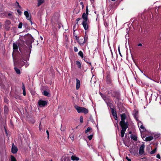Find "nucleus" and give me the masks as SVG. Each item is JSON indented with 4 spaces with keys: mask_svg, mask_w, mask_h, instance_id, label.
<instances>
[{
    "mask_svg": "<svg viewBox=\"0 0 161 161\" xmlns=\"http://www.w3.org/2000/svg\"><path fill=\"white\" fill-rule=\"evenodd\" d=\"M76 64L77 66L79 69H81V65L80 63L78 61H77L76 62Z\"/></svg>",
    "mask_w": 161,
    "mask_h": 161,
    "instance_id": "nucleus-26",
    "label": "nucleus"
},
{
    "mask_svg": "<svg viewBox=\"0 0 161 161\" xmlns=\"http://www.w3.org/2000/svg\"><path fill=\"white\" fill-rule=\"evenodd\" d=\"M43 95L48 97H50V94L48 92L46 91H43Z\"/></svg>",
    "mask_w": 161,
    "mask_h": 161,
    "instance_id": "nucleus-20",
    "label": "nucleus"
},
{
    "mask_svg": "<svg viewBox=\"0 0 161 161\" xmlns=\"http://www.w3.org/2000/svg\"><path fill=\"white\" fill-rule=\"evenodd\" d=\"M153 139V136H150L145 138V141L146 142L151 141Z\"/></svg>",
    "mask_w": 161,
    "mask_h": 161,
    "instance_id": "nucleus-16",
    "label": "nucleus"
},
{
    "mask_svg": "<svg viewBox=\"0 0 161 161\" xmlns=\"http://www.w3.org/2000/svg\"><path fill=\"white\" fill-rule=\"evenodd\" d=\"M80 123L83 122V118L82 116H81L80 117Z\"/></svg>",
    "mask_w": 161,
    "mask_h": 161,
    "instance_id": "nucleus-41",
    "label": "nucleus"
},
{
    "mask_svg": "<svg viewBox=\"0 0 161 161\" xmlns=\"http://www.w3.org/2000/svg\"><path fill=\"white\" fill-rule=\"evenodd\" d=\"M86 14H87V15L88 14V6L86 7Z\"/></svg>",
    "mask_w": 161,
    "mask_h": 161,
    "instance_id": "nucleus-44",
    "label": "nucleus"
},
{
    "mask_svg": "<svg viewBox=\"0 0 161 161\" xmlns=\"http://www.w3.org/2000/svg\"><path fill=\"white\" fill-rule=\"evenodd\" d=\"M141 125H143V124L142 123V122L141 121H140L138 122V126L139 127Z\"/></svg>",
    "mask_w": 161,
    "mask_h": 161,
    "instance_id": "nucleus-46",
    "label": "nucleus"
},
{
    "mask_svg": "<svg viewBox=\"0 0 161 161\" xmlns=\"http://www.w3.org/2000/svg\"><path fill=\"white\" fill-rule=\"evenodd\" d=\"M8 100L6 98H5L4 99V102L5 103H8Z\"/></svg>",
    "mask_w": 161,
    "mask_h": 161,
    "instance_id": "nucleus-50",
    "label": "nucleus"
},
{
    "mask_svg": "<svg viewBox=\"0 0 161 161\" xmlns=\"http://www.w3.org/2000/svg\"><path fill=\"white\" fill-rule=\"evenodd\" d=\"M44 1L45 0H37V6L39 7L40 6L42 3L44 2Z\"/></svg>",
    "mask_w": 161,
    "mask_h": 161,
    "instance_id": "nucleus-18",
    "label": "nucleus"
},
{
    "mask_svg": "<svg viewBox=\"0 0 161 161\" xmlns=\"http://www.w3.org/2000/svg\"><path fill=\"white\" fill-rule=\"evenodd\" d=\"M18 49V47L17 44L15 43L13 44V49L14 51H17Z\"/></svg>",
    "mask_w": 161,
    "mask_h": 161,
    "instance_id": "nucleus-22",
    "label": "nucleus"
},
{
    "mask_svg": "<svg viewBox=\"0 0 161 161\" xmlns=\"http://www.w3.org/2000/svg\"><path fill=\"white\" fill-rule=\"evenodd\" d=\"M75 26H73V30H74V32H73V34L74 35V32H75Z\"/></svg>",
    "mask_w": 161,
    "mask_h": 161,
    "instance_id": "nucleus-60",
    "label": "nucleus"
},
{
    "mask_svg": "<svg viewBox=\"0 0 161 161\" xmlns=\"http://www.w3.org/2000/svg\"><path fill=\"white\" fill-rule=\"evenodd\" d=\"M83 59L84 60V61L85 62H86V63H87L88 64H89L91 65V62H89V59L88 58H87L86 57V56H85L84 58H83Z\"/></svg>",
    "mask_w": 161,
    "mask_h": 161,
    "instance_id": "nucleus-17",
    "label": "nucleus"
},
{
    "mask_svg": "<svg viewBox=\"0 0 161 161\" xmlns=\"http://www.w3.org/2000/svg\"><path fill=\"white\" fill-rule=\"evenodd\" d=\"M77 42L80 45L83 44L84 43V39L83 38L80 39L79 40V41H78Z\"/></svg>",
    "mask_w": 161,
    "mask_h": 161,
    "instance_id": "nucleus-21",
    "label": "nucleus"
},
{
    "mask_svg": "<svg viewBox=\"0 0 161 161\" xmlns=\"http://www.w3.org/2000/svg\"><path fill=\"white\" fill-rule=\"evenodd\" d=\"M138 111H136L133 114L135 118L137 120H138Z\"/></svg>",
    "mask_w": 161,
    "mask_h": 161,
    "instance_id": "nucleus-23",
    "label": "nucleus"
},
{
    "mask_svg": "<svg viewBox=\"0 0 161 161\" xmlns=\"http://www.w3.org/2000/svg\"><path fill=\"white\" fill-rule=\"evenodd\" d=\"M22 25L23 24L22 22L19 23L18 26V28L19 29L21 28L22 26Z\"/></svg>",
    "mask_w": 161,
    "mask_h": 161,
    "instance_id": "nucleus-38",
    "label": "nucleus"
},
{
    "mask_svg": "<svg viewBox=\"0 0 161 161\" xmlns=\"http://www.w3.org/2000/svg\"><path fill=\"white\" fill-rule=\"evenodd\" d=\"M18 4V6L20 8H21V6L19 5V3L18 2H16Z\"/></svg>",
    "mask_w": 161,
    "mask_h": 161,
    "instance_id": "nucleus-55",
    "label": "nucleus"
},
{
    "mask_svg": "<svg viewBox=\"0 0 161 161\" xmlns=\"http://www.w3.org/2000/svg\"><path fill=\"white\" fill-rule=\"evenodd\" d=\"M2 26V25L1 22H0V28H1Z\"/></svg>",
    "mask_w": 161,
    "mask_h": 161,
    "instance_id": "nucleus-63",
    "label": "nucleus"
},
{
    "mask_svg": "<svg viewBox=\"0 0 161 161\" xmlns=\"http://www.w3.org/2000/svg\"><path fill=\"white\" fill-rule=\"evenodd\" d=\"M92 128L90 127H88L87 129L85 130V133L86 134L88 132H90V131H91L92 130Z\"/></svg>",
    "mask_w": 161,
    "mask_h": 161,
    "instance_id": "nucleus-32",
    "label": "nucleus"
},
{
    "mask_svg": "<svg viewBox=\"0 0 161 161\" xmlns=\"http://www.w3.org/2000/svg\"><path fill=\"white\" fill-rule=\"evenodd\" d=\"M114 119L115 120H118V117H117V115H115V116H114Z\"/></svg>",
    "mask_w": 161,
    "mask_h": 161,
    "instance_id": "nucleus-51",
    "label": "nucleus"
},
{
    "mask_svg": "<svg viewBox=\"0 0 161 161\" xmlns=\"http://www.w3.org/2000/svg\"><path fill=\"white\" fill-rule=\"evenodd\" d=\"M29 20L30 22H31V24L32 25V24L33 23V22L32 21L31 19H30Z\"/></svg>",
    "mask_w": 161,
    "mask_h": 161,
    "instance_id": "nucleus-56",
    "label": "nucleus"
},
{
    "mask_svg": "<svg viewBox=\"0 0 161 161\" xmlns=\"http://www.w3.org/2000/svg\"><path fill=\"white\" fill-rule=\"evenodd\" d=\"M107 82L108 84H111V80L110 78V76L109 75H108L107 77Z\"/></svg>",
    "mask_w": 161,
    "mask_h": 161,
    "instance_id": "nucleus-19",
    "label": "nucleus"
},
{
    "mask_svg": "<svg viewBox=\"0 0 161 161\" xmlns=\"http://www.w3.org/2000/svg\"><path fill=\"white\" fill-rule=\"evenodd\" d=\"M18 151V149L17 147L13 143L11 148V152L13 154H15L17 153Z\"/></svg>",
    "mask_w": 161,
    "mask_h": 161,
    "instance_id": "nucleus-8",
    "label": "nucleus"
},
{
    "mask_svg": "<svg viewBox=\"0 0 161 161\" xmlns=\"http://www.w3.org/2000/svg\"><path fill=\"white\" fill-rule=\"evenodd\" d=\"M47 101L43 100L42 99L39 100L38 102V104L39 106L41 107H43L47 105Z\"/></svg>",
    "mask_w": 161,
    "mask_h": 161,
    "instance_id": "nucleus-6",
    "label": "nucleus"
},
{
    "mask_svg": "<svg viewBox=\"0 0 161 161\" xmlns=\"http://www.w3.org/2000/svg\"><path fill=\"white\" fill-rule=\"evenodd\" d=\"M137 46H142V44L141 43H139L137 45Z\"/></svg>",
    "mask_w": 161,
    "mask_h": 161,
    "instance_id": "nucleus-58",
    "label": "nucleus"
},
{
    "mask_svg": "<svg viewBox=\"0 0 161 161\" xmlns=\"http://www.w3.org/2000/svg\"><path fill=\"white\" fill-rule=\"evenodd\" d=\"M72 141H74V135L73 134H71L69 135V137Z\"/></svg>",
    "mask_w": 161,
    "mask_h": 161,
    "instance_id": "nucleus-37",
    "label": "nucleus"
},
{
    "mask_svg": "<svg viewBox=\"0 0 161 161\" xmlns=\"http://www.w3.org/2000/svg\"><path fill=\"white\" fill-rule=\"evenodd\" d=\"M10 158L11 161H17L16 159L13 155H11L10 156Z\"/></svg>",
    "mask_w": 161,
    "mask_h": 161,
    "instance_id": "nucleus-36",
    "label": "nucleus"
},
{
    "mask_svg": "<svg viewBox=\"0 0 161 161\" xmlns=\"http://www.w3.org/2000/svg\"><path fill=\"white\" fill-rule=\"evenodd\" d=\"M130 137L131 139L133 140L134 141H136L137 140V137L135 135L132 134L130 136Z\"/></svg>",
    "mask_w": 161,
    "mask_h": 161,
    "instance_id": "nucleus-24",
    "label": "nucleus"
},
{
    "mask_svg": "<svg viewBox=\"0 0 161 161\" xmlns=\"http://www.w3.org/2000/svg\"><path fill=\"white\" fill-rule=\"evenodd\" d=\"M23 94L24 96H25L26 95L25 90L23 91Z\"/></svg>",
    "mask_w": 161,
    "mask_h": 161,
    "instance_id": "nucleus-49",
    "label": "nucleus"
},
{
    "mask_svg": "<svg viewBox=\"0 0 161 161\" xmlns=\"http://www.w3.org/2000/svg\"><path fill=\"white\" fill-rule=\"evenodd\" d=\"M139 128L140 129V130L141 132L142 131H145L146 130V129L145 128L143 125H141L139 127Z\"/></svg>",
    "mask_w": 161,
    "mask_h": 161,
    "instance_id": "nucleus-25",
    "label": "nucleus"
},
{
    "mask_svg": "<svg viewBox=\"0 0 161 161\" xmlns=\"http://www.w3.org/2000/svg\"><path fill=\"white\" fill-rule=\"evenodd\" d=\"M119 54L121 56H122V55H121V53H120V50H119Z\"/></svg>",
    "mask_w": 161,
    "mask_h": 161,
    "instance_id": "nucleus-61",
    "label": "nucleus"
},
{
    "mask_svg": "<svg viewBox=\"0 0 161 161\" xmlns=\"http://www.w3.org/2000/svg\"><path fill=\"white\" fill-rule=\"evenodd\" d=\"M93 134H91L88 136V138L89 140H91L93 137Z\"/></svg>",
    "mask_w": 161,
    "mask_h": 161,
    "instance_id": "nucleus-39",
    "label": "nucleus"
},
{
    "mask_svg": "<svg viewBox=\"0 0 161 161\" xmlns=\"http://www.w3.org/2000/svg\"><path fill=\"white\" fill-rule=\"evenodd\" d=\"M157 149V148L155 147V148L152 151L150 152V154H153L155 153Z\"/></svg>",
    "mask_w": 161,
    "mask_h": 161,
    "instance_id": "nucleus-34",
    "label": "nucleus"
},
{
    "mask_svg": "<svg viewBox=\"0 0 161 161\" xmlns=\"http://www.w3.org/2000/svg\"><path fill=\"white\" fill-rule=\"evenodd\" d=\"M11 21L8 19H7L5 22L4 24V29L6 31H8L9 30L10 27V25L11 24Z\"/></svg>",
    "mask_w": 161,
    "mask_h": 161,
    "instance_id": "nucleus-5",
    "label": "nucleus"
},
{
    "mask_svg": "<svg viewBox=\"0 0 161 161\" xmlns=\"http://www.w3.org/2000/svg\"><path fill=\"white\" fill-rule=\"evenodd\" d=\"M13 57L14 64H20L21 66H23L25 64V62L22 60L21 58H20V60L16 61L15 60V59L14 58L13 56Z\"/></svg>",
    "mask_w": 161,
    "mask_h": 161,
    "instance_id": "nucleus-7",
    "label": "nucleus"
},
{
    "mask_svg": "<svg viewBox=\"0 0 161 161\" xmlns=\"http://www.w3.org/2000/svg\"><path fill=\"white\" fill-rule=\"evenodd\" d=\"M8 17L6 16V17H8V19H12L13 18V16L12 15V14L11 13H9L8 14Z\"/></svg>",
    "mask_w": 161,
    "mask_h": 161,
    "instance_id": "nucleus-35",
    "label": "nucleus"
},
{
    "mask_svg": "<svg viewBox=\"0 0 161 161\" xmlns=\"http://www.w3.org/2000/svg\"><path fill=\"white\" fill-rule=\"evenodd\" d=\"M88 21H83L82 24L85 30H86L88 29Z\"/></svg>",
    "mask_w": 161,
    "mask_h": 161,
    "instance_id": "nucleus-9",
    "label": "nucleus"
},
{
    "mask_svg": "<svg viewBox=\"0 0 161 161\" xmlns=\"http://www.w3.org/2000/svg\"><path fill=\"white\" fill-rule=\"evenodd\" d=\"M108 94L111 95L116 101L119 102L121 100V94L119 90L115 89L110 90L108 91Z\"/></svg>",
    "mask_w": 161,
    "mask_h": 161,
    "instance_id": "nucleus-1",
    "label": "nucleus"
},
{
    "mask_svg": "<svg viewBox=\"0 0 161 161\" xmlns=\"http://www.w3.org/2000/svg\"><path fill=\"white\" fill-rule=\"evenodd\" d=\"M111 111L112 114L113 116H114L115 115H117L116 111L113 108H111Z\"/></svg>",
    "mask_w": 161,
    "mask_h": 161,
    "instance_id": "nucleus-28",
    "label": "nucleus"
},
{
    "mask_svg": "<svg viewBox=\"0 0 161 161\" xmlns=\"http://www.w3.org/2000/svg\"><path fill=\"white\" fill-rule=\"evenodd\" d=\"M88 15H87L85 13H84L82 16V17L83 19V21H88Z\"/></svg>",
    "mask_w": 161,
    "mask_h": 161,
    "instance_id": "nucleus-11",
    "label": "nucleus"
},
{
    "mask_svg": "<svg viewBox=\"0 0 161 161\" xmlns=\"http://www.w3.org/2000/svg\"><path fill=\"white\" fill-rule=\"evenodd\" d=\"M24 14L27 19H31V16L30 15V16H29V13L27 11H25L24 12Z\"/></svg>",
    "mask_w": 161,
    "mask_h": 161,
    "instance_id": "nucleus-13",
    "label": "nucleus"
},
{
    "mask_svg": "<svg viewBox=\"0 0 161 161\" xmlns=\"http://www.w3.org/2000/svg\"><path fill=\"white\" fill-rule=\"evenodd\" d=\"M8 109V108L7 107H4V111L5 110H7Z\"/></svg>",
    "mask_w": 161,
    "mask_h": 161,
    "instance_id": "nucleus-57",
    "label": "nucleus"
},
{
    "mask_svg": "<svg viewBox=\"0 0 161 161\" xmlns=\"http://www.w3.org/2000/svg\"><path fill=\"white\" fill-rule=\"evenodd\" d=\"M101 97L106 103L108 102V100L109 99L108 97H107L106 96L102 94Z\"/></svg>",
    "mask_w": 161,
    "mask_h": 161,
    "instance_id": "nucleus-12",
    "label": "nucleus"
},
{
    "mask_svg": "<svg viewBox=\"0 0 161 161\" xmlns=\"http://www.w3.org/2000/svg\"><path fill=\"white\" fill-rule=\"evenodd\" d=\"M80 4L82 6V7H83V3L82 2H81L80 3Z\"/></svg>",
    "mask_w": 161,
    "mask_h": 161,
    "instance_id": "nucleus-59",
    "label": "nucleus"
},
{
    "mask_svg": "<svg viewBox=\"0 0 161 161\" xmlns=\"http://www.w3.org/2000/svg\"><path fill=\"white\" fill-rule=\"evenodd\" d=\"M74 51L75 52H76L78 51V49L76 47H74Z\"/></svg>",
    "mask_w": 161,
    "mask_h": 161,
    "instance_id": "nucleus-43",
    "label": "nucleus"
},
{
    "mask_svg": "<svg viewBox=\"0 0 161 161\" xmlns=\"http://www.w3.org/2000/svg\"><path fill=\"white\" fill-rule=\"evenodd\" d=\"M126 159L128 161H131V159L128 158L127 156H126Z\"/></svg>",
    "mask_w": 161,
    "mask_h": 161,
    "instance_id": "nucleus-53",
    "label": "nucleus"
},
{
    "mask_svg": "<svg viewBox=\"0 0 161 161\" xmlns=\"http://www.w3.org/2000/svg\"><path fill=\"white\" fill-rule=\"evenodd\" d=\"M78 54L81 58L82 59H83L84 58V55L82 51H80L78 53Z\"/></svg>",
    "mask_w": 161,
    "mask_h": 161,
    "instance_id": "nucleus-31",
    "label": "nucleus"
},
{
    "mask_svg": "<svg viewBox=\"0 0 161 161\" xmlns=\"http://www.w3.org/2000/svg\"><path fill=\"white\" fill-rule=\"evenodd\" d=\"M126 130L122 129L121 131V137H123L124 136V134Z\"/></svg>",
    "mask_w": 161,
    "mask_h": 161,
    "instance_id": "nucleus-29",
    "label": "nucleus"
},
{
    "mask_svg": "<svg viewBox=\"0 0 161 161\" xmlns=\"http://www.w3.org/2000/svg\"><path fill=\"white\" fill-rule=\"evenodd\" d=\"M46 133L47 136V138H48V139H49V134L48 131L47 130L46 131Z\"/></svg>",
    "mask_w": 161,
    "mask_h": 161,
    "instance_id": "nucleus-45",
    "label": "nucleus"
},
{
    "mask_svg": "<svg viewBox=\"0 0 161 161\" xmlns=\"http://www.w3.org/2000/svg\"><path fill=\"white\" fill-rule=\"evenodd\" d=\"M75 39L77 40V41H79V37H77V36H75Z\"/></svg>",
    "mask_w": 161,
    "mask_h": 161,
    "instance_id": "nucleus-54",
    "label": "nucleus"
},
{
    "mask_svg": "<svg viewBox=\"0 0 161 161\" xmlns=\"http://www.w3.org/2000/svg\"><path fill=\"white\" fill-rule=\"evenodd\" d=\"M76 89L77 90L79 89L80 86V82L79 80L78 79H76Z\"/></svg>",
    "mask_w": 161,
    "mask_h": 161,
    "instance_id": "nucleus-14",
    "label": "nucleus"
},
{
    "mask_svg": "<svg viewBox=\"0 0 161 161\" xmlns=\"http://www.w3.org/2000/svg\"><path fill=\"white\" fill-rule=\"evenodd\" d=\"M75 108L79 113H83L85 114H86L88 112V110L87 108L84 107L76 106H75Z\"/></svg>",
    "mask_w": 161,
    "mask_h": 161,
    "instance_id": "nucleus-4",
    "label": "nucleus"
},
{
    "mask_svg": "<svg viewBox=\"0 0 161 161\" xmlns=\"http://www.w3.org/2000/svg\"><path fill=\"white\" fill-rule=\"evenodd\" d=\"M106 103L108 106H109L111 110V108H112L113 107V104L109 102H108Z\"/></svg>",
    "mask_w": 161,
    "mask_h": 161,
    "instance_id": "nucleus-30",
    "label": "nucleus"
},
{
    "mask_svg": "<svg viewBox=\"0 0 161 161\" xmlns=\"http://www.w3.org/2000/svg\"><path fill=\"white\" fill-rule=\"evenodd\" d=\"M17 12L19 13L20 15H21L22 14V13L20 10L19 9H17Z\"/></svg>",
    "mask_w": 161,
    "mask_h": 161,
    "instance_id": "nucleus-48",
    "label": "nucleus"
},
{
    "mask_svg": "<svg viewBox=\"0 0 161 161\" xmlns=\"http://www.w3.org/2000/svg\"><path fill=\"white\" fill-rule=\"evenodd\" d=\"M22 89L23 91V90H25V86L24 84L23 83H22Z\"/></svg>",
    "mask_w": 161,
    "mask_h": 161,
    "instance_id": "nucleus-42",
    "label": "nucleus"
},
{
    "mask_svg": "<svg viewBox=\"0 0 161 161\" xmlns=\"http://www.w3.org/2000/svg\"><path fill=\"white\" fill-rule=\"evenodd\" d=\"M156 157L158 158H159V159H160V155L159 154H158L157 156H156Z\"/></svg>",
    "mask_w": 161,
    "mask_h": 161,
    "instance_id": "nucleus-52",
    "label": "nucleus"
},
{
    "mask_svg": "<svg viewBox=\"0 0 161 161\" xmlns=\"http://www.w3.org/2000/svg\"><path fill=\"white\" fill-rule=\"evenodd\" d=\"M79 158L75 155H72L71 157V159L73 161H78Z\"/></svg>",
    "mask_w": 161,
    "mask_h": 161,
    "instance_id": "nucleus-15",
    "label": "nucleus"
},
{
    "mask_svg": "<svg viewBox=\"0 0 161 161\" xmlns=\"http://www.w3.org/2000/svg\"><path fill=\"white\" fill-rule=\"evenodd\" d=\"M144 148L145 145L144 144H142L141 145L140 147L139 151V153L140 155H141L143 154L144 152Z\"/></svg>",
    "mask_w": 161,
    "mask_h": 161,
    "instance_id": "nucleus-10",
    "label": "nucleus"
},
{
    "mask_svg": "<svg viewBox=\"0 0 161 161\" xmlns=\"http://www.w3.org/2000/svg\"><path fill=\"white\" fill-rule=\"evenodd\" d=\"M14 69L17 74H19L20 73V71L19 69L17 68L16 67H14Z\"/></svg>",
    "mask_w": 161,
    "mask_h": 161,
    "instance_id": "nucleus-33",
    "label": "nucleus"
},
{
    "mask_svg": "<svg viewBox=\"0 0 161 161\" xmlns=\"http://www.w3.org/2000/svg\"><path fill=\"white\" fill-rule=\"evenodd\" d=\"M121 120L119 123L122 129L126 130L128 127L129 125L128 122H125V120L126 118V116L125 113L120 114Z\"/></svg>",
    "mask_w": 161,
    "mask_h": 161,
    "instance_id": "nucleus-2",
    "label": "nucleus"
},
{
    "mask_svg": "<svg viewBox=\"0 0 161 161\" xmlns=\"http://www.w3.org/2000/svg\"><path fill=\"white\" fill-rule=\"evenodd\" d=\"M24 38L26 40V44L28 46H30L29 48H32L31 44L34 42V38L29 33H28L24 36Z\"/></svg>",
    "mask_w": 161,
    "mask_h": 161,
    "instance_id": "nucleus-3",
    "label": "nucleus"
},
{
    "mask_svg": "<svg viewBox=\"0 0 161 161\" xmlns=\"http://www.w3.org/2000/svg\"><path fill=\"white\" fill-rule=\"evenodd\" d=\"M81 19V18H78L76 19V24L78 25V22Z\"/></svg>",
    "mask_w": 161,
    "mask_h": 161,
    "instance_id": "nucleus-40",
    "label": "nucleus"
},
{
    "mask_svg": "<svg viewBox=\"0 0 161 161\" xmlns=\"http://www.w3.org/2000/svg\"><path fill=\"white\" fill-rule=\"evenodd\" d=\"M85 36L84 37V38H83L84 43L86 42H87L88 40V36L86 34V31L85 33Z\"/></svg>",
    "mask_w": 161,
    "mask_h": 161,
    "instance_id": "nucleus-27",
    "label": "nucleus"
},
{
    "mask_svg": "<svg viewBox=\"0 0 161 161\" xmlns=\"http://www.w3.org/2000/svg\"><path fill=\"white\" fill-rule=\"evenodd\" d=\"M19 97H18V96H16V97H15V98H16V99H18Z\"/></svg>",
    "mask_w": 161,
    "mask_h": 161,
    "instance_id": "nucleus-64",
    "label": "nucleus"
},
{
    "mask_svg": "<svg viewBox=\"0 0 161 161\" xmlns=\"http://www.w3.org/2000/svg\"><path fill=\"white\" fill-rule=\"evenodd\" d=\"M122 104L121 103V102H120V103H118V105L119 106V105H121V104Z\"/></svg>",
    "mask_w": 161,
    "mask_h": 161,
    "instance_id": "nucleus-62",
    "label": "nucleus"
},
{
    "mask_svg": "<svg viewBox=\"0 0 161 161\" xmlns=\"http://www.w3.org/2000/svg\"><path fill=\"white\" fill-rule=\"evenodd\" d=\"M62 125H61V127L60 130H61V131H64L65 130V128L64 127H62Z\"/></svg>",
    "mask_w": 161,
    "mask_h": 161,
    "instance_id": "nucleus-47",
    "label": "nucleus"
}]
</instances>
